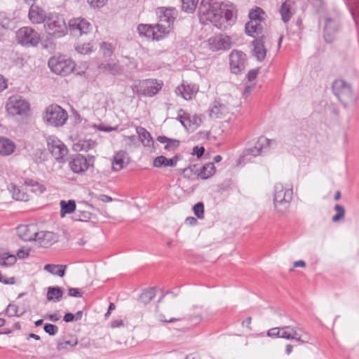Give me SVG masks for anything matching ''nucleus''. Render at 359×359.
I'll return each instance as SVG.
<instances>
[{"label": "nucleus", "instance_id": "nucleus-45", "mask_svg": "<svg viewBox=\"0 0 359 359\" xmlns=\"http://www.w3.org/2000/svg\"><path fill=\"white\" fill-rule=\"evenodd\" d=\"M31 252V248L27 246H22L19 248L16 252V258L20 259H25L29 257Z\"/></svg>", "mask_w": 359, "mask_h": 359}, {"label": "nucleus", "instance_id": "nucleus-57", "mask_svg": "<svg viewBox=\"0 0 359 359\" xmlns=\"http://www.w3.org/2000/svg\"><path fill=\"white\" fill-rule=\"evenodd\" d=\"M205 149L203 147H195L193 149V155H196L198 158H200L204 154Z\"/></svg>", "mask_w": 359, "mask_h": 359}, {"label": "nucleus", "instance_id": "nucleus-42", "mask_svg": "<svg viewBox=\"0 0 359 359\" xmlns=\"http://www.w3.org/2000/svg\"><path fill=\"white\" fill-rule=\"evenodd\" d=\"M182 8L187 13H193L198 4V0H182Z\"/></svg>", "mask_w": 359, "mask_h": 359}, {"label": "nucleus", "instance_id": "nucleus-37", "mask_svg": "<svg viewBox=\"0 0 359 359\" xmlns=\"http://www.w3.org/2000/svg\"><path fill=\"white\" fill-rule=\"evenodd\" d=\"M154 25L141 24L137 27V31L141 36H144L149 39H154Z\"/></svg>", "mask_w": 359, "mask_h": 359}, {"label": "nucleus", "instance_id": "nucleus-14", "mask_svg": "<svg viewBox=\"0 0 359 359\" xmlns=\"http://www.w3.org/2000/svg\"><path fill=\"white\" fill-rule=\"evenodd\" d=\"M333 90L339 100L344 103L351 98V89L343 80H337L334 82Z\"/></svg>", "mask_w": 359, "mask_h": 359}, {"label": "nucleus", "instance_id": "nucleus-8", "mask_svg": "<svg viewBox=\"0 0 359 359\" xmlns=\"http://www.w3.org/2000/svg\"><path fill=\"white\" fill-rule=\"evenodd\" d=\"M29 109V104L18 95L10 97L6 104V110L11 116L26 115Z\"/></svg>", "mask_w": 359, "mask_h": 359}, {"label": "nucleus", "instance_id": "nucleus-25", "mask_svg": "<svg viewBox=\"0 0 359 359\" xmlns=\"http://www.w3.org/2000/svg\"><path fill=\"white\" fill-rule=\"evenodd\" d=\"M69 166L74 173L79 174L88 170V163L84 156L78 155L69 163Z\"/></svg>", "mask_w": 359, "mask_h": 359}, {"label": "nucleus", "instance_id": "nucleus-7", "mask_svg": "<svg viewBox=\"0 0 359 359\" xmlns=\"http://www.w3.org/2000/svg\"><path fill=\"white\" fill-rule=\"evenodd\" d=\"M47 148L52 156L58 162H64L69 150L67 147L55 135H50L46 139Z\"/></svg>", "mask_w": 359, "mask_h": 359}, {"label": "nucleus", "instance_id": "nucleus-48", "mask_svg": "<svg viewBox=\"0 0 359 359\" xmlns=\"http://www.w3.org/2000/svg\"><path fill=\"white\" fill-rule=\"evenodd\" d=\"M6 313L8 316H17L19 315V308L15 304H10L6 309Z\"/></svg>", "mask_w": 359, "mask_h": 359}, {"label": "nucleus", "instance_id": "nucleus-13", "mask_svg": "<svg viewBox=\"0 0 359 359\" xmlns=\"http://www.w3.org/2000/svg\"><path fill=\"white\" fill-rule=\"evenodd\" d=\"M246 56L242 51L233 50L229 55V65L231 71L234 74H238L244 69Z\"/></svg>", "mask_w": 359, "mask_h": 359}, {"label": "nucleus", "instance_id": "nucleus-58", "mask_svg": "<svg viewBox=\"0 0 359 359\" xmlns=\"http://www.w3.org/2000/svg\"><path fill=\"white\" fill-rule=\"evenodd\" d=\"M0 282L5 285H15L16 283V278L13 276L10 278L2 276Z\"/></svg>", "mask_w": 359, "mask_h": 359}, {"label": "nucleus", "instance_id": "nucleus-52", "mask_svg": "<svg viewBox=\"0 0 359 359\" xmlns=\"http://www.w3.org/2000/svg\"><path fill=\"white\" fill-rule=\"evenodd\" d=\"M76 50L81 54H88L91 51V46L89 43L78 46Z\"/></svg>", "mask_w": 359, "mask_h": 359}, {"label": "nucleus", "instance_id": "nucleus-59", "mask_svg": "<svg viewBox=\"0 0 359 359\" xmlns=\"http://www.w3.org/2000/svg\"><path fill=\"white\" fill-rule=\"evenodd\" d=\"M8 88V80L0 74V92Z\"/></svg>", "mask_w": 359, "mask_h": 359}, {"label": "nucleus", "instance_id": "nucleus-22", "mask_svg": "<svg viewBox=\"0 0 359 359\" xmlns=\"http://www.w3.org/2000/svg\"><path fill=\"white\" fill-rule=\"evenodd\" d=\"M22 189L29 194H34L35 195L41 194L46 190V187L43 184L32 179H26L22 181Z\"/></svg>", "mask_w": 359, "mask_h": 359}, {"label": "nucleus", "instance_id": "nucleus-2", "mask_svg": "<svg viewBox=\"0 0 359 359\" xmlns=\"http://www.w3.org/2000/svg\"><path fill=\"white\" fill-rule=\"evenodd\" d=\"M293 191L290 188L284 187L282 184L275 187L273 205L278 214L283 215L287 212L292 199Z\"/></svg>", "mask_w": 359, "mask_h": 359}, {"label": "nucleus", "instance_id": "nucleus-49", "mask_svg": "<svg viewBox=\"0 0 359 359\" xmlns=\"http://www.w3.org/2000/svg\"><path fill=\"white\" fill-rule=\"evenodd\" d=\"M155 297V293L153 291H147L142 294L140 302L143 304H147L151 301Z\"/></svg>", "mask_w": 359, "mask_h": 359}, {"label": "nucleus", "instance_id": "nucleus-50", "mask_svg": "<svg viewBox=\"0 0 359 359\" xmlns=\"http://www.w3.org/2000/svg\"><path fill=\"white\" fill-rule=\"evenodd\" d=\"M180 146V141L177 140L170 139L164 148L168 151H175Z\"/></svg>", "mask_w": 359, "mask_h": 359}, {"label": "nucleus", "instance_id": "nucleus-19", "mask_svg": "<svg viewBox=\"0 0 359 359\" xmlns=\"http://www.w3.org/2000/svg\"><path fill=\"white\" fill-rule=\"evenodd\" d=\"M158 18V22L169 25L173 29V22L176 18L177 11L174 8L164 7L158 8L156 11Z\"/></svg>", "mask_w": 359, "mask_h": 359}, {"label": "nucleus", "instance_id": "nucleus-26", "mask_svg": "<svg viewBox=\"0 0 359 359\" xmlns=\"http://www.w3.org/2000/svg\"><path fill=\"white\" fill-rule=\"evenodd\" d=\"M17 262L16 256L6 248H0V266L11 267Z\"/></svg>", "mask_w": 359, "mask_h": 359}, {"label": "nucleus", "instance_id": "nucleus-6", "mask_svg": "<svg viewBox=\"0 0 359 359\" xmlns=\"http://www.w3.org/2000/svg\"><path fill=\"white\" fill-rule=\"evenodd\" d=\"M18 43L24 46H36L41 42L40 34L30 27H22L17 30Z\"/></svg>", "mask_w": 359, "mask_h": 359}, {"label": "nucleus", "instance_id": "nucleus-33", "mask_svg": "<svg viewBox=\"0 0 359 359\" xmlns=\"http://www.w3.org/2000/svg\"><path fill=\"white\" fill-rule=\"evenodd\" d=\"M95 216L88 210L79 209L73 216V219L77 222H88Z\"/></svg>", "mask_w": 359, "mask_h": 359}, {"label": "nucleus", "instance_id": "nucleus-61", "mask_svg": "<svg viewBox=\"0 0 359 359\" xmlns=\"http://www.w3.org/2000/svg\"><path fill=\"white\" fill-rule=\"evenodd\" d=\"M123 325V321L121 319L114 320L111 323V327L113 328L121 327Z\"/></svg>", "mask_w": 359, "mask_h": 359}, {"label": "nucleus", "instance_id": "nucleus-27", "mask_svg": "<svg viewBox=\"0 0 359 359\" xmlns=\"http://www.w3.org/2000/svg\"><path fill=\"white\" fill-rule=\"evenodd\" d=\"M178 161L179 157L177 156H175L171 158H167L164 156H159L154 159L152 165L154 168L173 167L176 165Z\"/></svg>", "mask_w": 359, "mask_h": 359}, {"label": "nucleus", "instance_id": "nucleus-38", "mask_svg": "<svg viewBox=\"0 0 359 359\" xmlns=\"http://www.w3.org/2000/svg\"><path fill=\"white\" fill-rule=\"evenodd\" d=\"M225 111V104L220 102L218 100H215L210 106V115L218 117L219 115H222Z\"/></svg>", "mask_w": 359, "mask_h": 359}, {"label": "nucleus", "instance_id": "nucleus-35", "mask_svg": "<svg viewBox=\"0 0 359 359\" xmlns=\"http://www.w3.org/2000/svg\"><path fill=\"white\" fill-rule=\"evenodd\" d=\"M67 269L66 265L48 264L44 266V270L53 275L63 277Z\"/></svg>", "mask_w": 359, "mask_h": 359}, {"label": "nucleus", "instance_id": "nucleus-28", "mask_svg": "<svg viewBox=\"0 0 359 359\" xmlns=\"http://www.w3.org/2000/svg\"><path fill=\"white\" fill-rule=\"evenodd\" d=\"M78 344V338L76 335L70 334L65 337L62 340L59 341L57 344V348L59 351L67 350L73 348Z\"/></svg>", "mask_w": 359, "mask_h": 359}, {"label": "nucleus", "instance_id": "nucleus-3", "mask_svg": "<svg viewBox=\"0 0 359 359\" xmlns=\"http://www.w3.org/2000/svg\"><path fill=\"white\" fill-rule=\"evenodd\" d=\"M48 67L55 74L65 76L74 69L76 65L67 55L58 54L49 59Z\"/></svg>", "mask_w": 359, "mask_h": 359}, {"label": "nucleus", "instance_id": "nucleus-43", "mask_svg": "<svg viewBox=\"0 0 359 359\" xmlns=\"http://www.w3.org/2000/svg\"><path fill=\"white\" fill-rule=\"evenodd\" d=\"M264 11L262 8L256 7L249 13L250 20H257L260 22L263 19Z\"/></svg>", "mask_w": 359, "mask_h": 359}, {"label": "nucleus", "instance_id": "nucleus-10", "mask_svg": "<svg viewBox=\"0 0 359 359\" xmlns=\"http://www.w3.org/2000/svg\"><path fill=\"white\" fill-rule=\"evenodd\" d=\"M178 120L187 130L194 131L202 124V118L197 114H191L183 109L178 111Z\"/></svg>", "mask_w": 359, "mask_h": 359}, {"label": "nucleus", "instance_id": "nucleus-39", "mask_svg": "<svg viewBox=\"0 0 359 359\" xmlns=\"http://www.w3.org/2000/svg\"><path fill=\"white\" fill-rule=\"evenodd\" d=\"M63 292L58 287H50L47 292V299L49 301L58 302L62 297Z\"/></svg>", "mask_w": 359, "mask_h": 359}, {"label": "nucleus", "instance_id": "nucleus-53", "mask_svg": "<svg viewBox=\"0 0 359 359\" xmlns=\"http://www.w3.org/2000/svg\"><path fill=\"white\" fill-rule=\"evenodd\" d=\"M108 0H87V2L93 8H100L104 6Z\"/></svg>", "mask_w": 359, "mask_h": 359}, {"label": "nucleus", "instance_id": "nucleus-54", "mask_svg": "<svg viewBox=\"0 0 359 359\" xmlns=\"http://www.w3.org/2000/svg\"><path fill=\"white\" fill-rule=\"evenodd\" d=\"M158 319L161 321H163V322L172 323V322H175V321L178 320L180 319V318H177V317H173V318L169 317V318H168L164 314L159 313L158 314Z\"/></svg>", "mask_w": 359, "mask_h": 359}, {"label": "nucleus", "instance_id": "nucleus-29", "mask_svg": "<svg viewBox=\"0 0 359 359\" xmlns=\"http://www.w3.org/2000/svg\"><path fill=\"white\" fill-rule=\"evenodd\" d=\"M253 55L258 60H263L266 55V50L264 45L263 37L258 38L253 41Z\"/></svg>", "mask_w": 359, "mask_h": 359}, {"label": "nucleus", "instance_id": "nucleus-62", "mask_svg": "<svg viewBox=\"0 0 359 359\" xmlns=\"http://www.w3.org/2000/svg\"><path fill=\"white\" fill-rule=\"evenodd\" d=\"M63 320L66 323L72 322L74 320V315L71 313H67L65 315Z\"/></svg>", "mask_w": 359, "mask_h": 359}, {"label": "nucleus", "instance_id": "nucleus-64", "mask_svg": "<svg viewBox=\"0 0 359 359\" xmlns=\"http://www.w3.org/2000/svg\"><path fill=\"white\" fill-rule=\"evenodd\" d=\"M185 359H201V358L197 353H191L187 355Z\"/></svg>", "mask_w": 359, "mask_h": 359}, {"label": "nucleus", "instance_id": "nucleus-4", "mask_svg": "<svg viewBox=\"0 0 359 359\" xmlns=\"http://www.w3.org/2000/svg\"><path fill=\"white\" fill-rule=\"evenodd\" d=\"M68 118L67 111L57 104L48 106L45 111L44 121L49 126L59 127L63 126Z\"/></svg>", "mask_w": 359, "mask_h": 359}, {"label": "nucleus", "instance_id": "nucleus-5", "mask_svg": "<svg viewBox=\"0 0 359 359\" xmlns=\"http://www.w3.org/2000/svg\"><path fill=\"white\" fill-rule=\"evenodd\" d=\"M44 28L46 32L55 37H62L67 33L65 20L57 15H50L46 20Z\"/></svg>", "mask_w": 359, "mask_h": 359}, {"label": "nucleus", "instance_id": "nucleus-46", "mask_svg": "<svg viewBox=\"0 0 359 359\" xmlns=\"http://www.w3.org/2000/svg\"><path fill=\"white\" fill-rule=\"evenodd\" d=\"M334 209H335L337 213H336L335 215L333 216L332 221L334 222H337V221H339V220H340V219H343L344 217V216H345V210H344V208L342 206H341V205H339L338 204H337L335 205Z\"/></svg>", "mask_w": 359, "mask_h": 359}, {"label": "nucleus", "instance_id": "nucleus-9", "mask_svg": "<svg viewBox=\"0 0 359 359\" xmlns=\"http://www.w3.org/2000/svg\"><path fill=\"white\" fill-rule=\"evenodd\" d=\"M280 331L281 338L294 339L302 344L309 343L311 339V337L307 333L297 327L285 326L280 327Z\"/></svg>", "mask_w": 359, "mask_h": 359}, {"label": "nucleus", "instance_id": "nucleus-12", "mask_svg": "<svg viewBox=\"0 0 359 359\" xmlns=\"http://www.w3.org/2000/svg\"><path fill=\"white\" fill-rule=\"evenodd\" d=\"M163 86L162 82L155 79H146L140 82L138 93L148 97H152L158 93Z\"/></svg>", "mask_w": 359, "mask_h": 359}, {"label": "nucleus", "instance_id": "nucleus-15", "mask_svg": "<svg viewBox=\"0 0 359 359\" xmlns=\"http://www.w3.org/2000/svg\"><path fill=\"white\" fill-rule=\"evenodd\" d=\"M39 233L34 224H23L18 228V236L25 241H37Z\"/></svg>", "mask_w": 359, "mask_h": 359}, {"label": "nucleus", "instance_id": "nucleus-36", "mask_svg": "<svg viewBox=\"0 0 359 359\" xmlns=\"http://www.w3.org/2000/svg\"><path fill=\"white\" fill-rule=\"evenodd\" d=\"M216 172V168L213 163H208L205 164L199 172L198 173V177L202 180H206L212 176Z\"/></svg>", "mask_w": 359, "mask_h": 359}, {"label": "nucleus", "instance_id": "nucleus-18", "mask_svg": "<svg viewBox=\"0 0 359 359\" xmlns=\"http://www.w3.org/2000/svg\"><path fill=\"white\" fill-rule=\"evenodd\" d=\"M8 191L11 193L13 198L16 201H28L30 195L27 191L22 189V182L18 180L15 184H10L8 187Z\"/></svg>", "mask_w": 359, "mask_h": 359}, {"label": "nucleus", "instance_id": "nucleus-51", "mask_svg": "<svg viewBox=\"0 0 359 359\" xmlns=\"http://www.w3.org/2000/svg\"><path fill=\"white\" fill-rule=\"evenodd\" d=\"M44 330L50 335H54L57 332L58 327L57 326L53 324H46L44 325Z\"/></svg>", "mask_w": 359, "mask_h": 359}, {"label": "nucleus", "instance_id": "nucleus-56", "mask_svg": "<svg viewBox=\"0 0 359 359\" xmlns=\"http://www.w3.org/2000/svg\"><path fill=\"white\" fill-rule=\"evenodd\" d=\"M68 294L71 297H81L82 292L78 288H69L68 290Z\"/></svg>", "mask_w": 359, "mask_h": 359}, {"label": "nucleus", "instance_id": "nucleus-55", "mask_svg": "<svg viewBox=\"0 0 359 359\" xmlns=\"http://www.w3.org/2000/svg\"><path fill=\"white\" fill-rule=\"evenodd\" d=\"M267 335L271 337H280V327H273L268 331Z\"/></svg>", "mask_w": 359, "mask_h": 359}, {"label": "nucleus", "instance_id": "nucleus-44", "mask_svg": "<svg viewBox=\"0 0 359 359\" xmlns=\"http://www.w3.org/2000/svg\"><path fill=\"white\" fill-rule=\"evenodd\" d=\"M100 69L103 72H107L111 74H116L120 72V67L116 64L102 65L100 67Z\"/></svg>", "mask_w": 359, "mask_h": 359}, {"label": "nucleus", "instance_id": "nucleus-16", "mask_svg": "<svg viewBox=\"0 0 359 359\" xmlns=\"http://www.w3.org/2000/svg\"><path fill=\"white\" fill-rule=\"evenodd\" d=\"M199 90V87L195 83L183 82L177 86L176 93L186 100L194 98Z\"/></svg>", "mask_w": 359, "mask_h": 359}, {"label": "nucleus", "instance_id": "nucleus-60", "mask_svg": "<svg viewBox=\"0 0 359 359\" xmlns=\"http://www.w3.org/2000/svg\"><path fill=\"white\" fill-rule=\"evenodd\" d=\"M258 74V70L253 69L250 70L248 74V78L250 81L254 80Z\"/></svg>", "mask_w": 359, "mask_h": 359}, {"label": "nucleus", "instance_id": "nucleus-23", "mask_svg": "<svg viewBox=\"0 0 359 359\" xmlns=\"http://www.w3.org/2000/svg\"><path fill=\"white\" fill-rule=\"evenodd\" d=\"M58 238V236L54 232L41 231L37 241L41 246L47 248L57 242Z\"/></svg>", "mask_w": 359, "mask_h": 359}, {"label": "nucleus", "instance_id": "nucleus-20", "mask_svg": "<svg viewBox=\"0 0 359 359\" xmlns=\"http://www.w3.org/2000/svg\"><path fill=\"white\" fill-rule=\"evenodd\" d=\"M129 163V157L126 151H117L111 161V168L114 171L121 170Z\"/></svg>", "mask_w": 359, "mask_h": 359}, {"label": "nucleus", "instance_id": "nucleus-11", "mask_svg": "<svg viewBox=\"0 0 359 359\" xmlns=\"http://www.w3.org/2000/svg\"><path fill=\"white\" fill-rule=\"evenodd\" d=\"M208 46L212 51H218L229 49L232 46L231 38L226 34H218L210 37L208 41Z\"/></svg>", "mask_w": 359, "mask_h": 359}, {"label": "nucleus", "instance_id": "nucleus-63", "mask_svg": "<svg viewBox=\"0 0 359 359\" xmlns=\"http://www.w3.org/2000/svg\"><path fill=\"white\" fill-rule=\"evenodd\" d=\"M170 138H168L167 137L165 136H158L157 137V140L162 143V144H164L165 145L167 144V142L169 141Z\"/></svg>", "mask_w": 359, "mask_h": 359}, {"label": "nucleus", "instance_id": "nucleus-1", "mask_svg": "<svg viewBox=\"0 0 359 359\" xmlns=\"http://www.w3.org/2000/svg\"><path fill=\"white\" fill-rule=\"evenodd\" d=\"M198 13L203 23L210 22L219 29L231 27L237 18V9L231 3H210L203 0Z\"/></svg>", "mask_w": 359, "mask_h": 359}, {"label": "nucleus", "instance_id": "nucleus-30", "mask_svg": "<svg viewBox=\"0 0 359 359\" xmlns=\"http://www.w3.org/2000/svg\"><path fill=\"white\" fill-rule=\"evenodd\" d=\"M60 217L64 218L67 215H70L76 210V201L74 200H61L60 202Z\"/></svg>", "mask_w": 359, "mask_h": 359}, {"label": "nucleus", "instance_id": "nucleus-24", "mask_svg": "<svg viewBox=\"0 0 359 359\" xmlns=\"http://www.w3.org/2000/svg\"><path fill=\"white\" fill-rule=\"evenodd\" d=\"M97 142L91 139L79 140L72 145V149L76 152H88L95 149Z\"/></svg>", "mask_w": 359, "mask_h": 359}, {"label": "nucleus", "instance_id": "nucleus-40", "mask_svg": "<svg viewBox=\"0 0 359 359\" xmlns=\"http://www.w3.org/2000/svg\"><path fill=\"white\" fill-rule=\"evenodd\" d=\"M280 13L284 22H287L290 20L292 15L290 1H285L283 3L280 9Z\"/></svg>", "mask_w": 359, "mask_h": 359}, {"label": "nucleus", "instance_id": "nucleus-17", "mask_svg": "<svg viewBox=\"0 0 359 359\" xmlns=\"http://www.w3.org/2000/svg\"><path fill=\"white\" fill-rule=\"evenodd\" d=\"M69 29L79 34H88L92 29L90 23L84 18H77L72 19L69 22Z\"/></svg>", "mask_w": 359, "mask_h": 359}, {"label": "nucleus", "instance_id": "nucleus-21", "mask_svg": "<svg viewBox=\"0 0 359 359\" xmlns=\"http://www.w3.org/2000/svg\"><path fill=\"white\" fill-rule=\"evenodd\" d=\"M28 17L32 24H41L46 22V20L48 19L43 8L36 5L31 6Z\"/></svg>", "mask_w": 359, "mask_h": 359}, {"label": "nucleus", "instance_id": "nucleus-41", "mask_svg": "<svg viewBox=\"0 0 359 359\" xmlns=\"http://www.w3.org/2000/svg\"><path fill=\"white\" fill-rule=\"evenodd\" d=\"M139 137L144 146L149 147L151 145L153 141L149 132L145 129L141 128L138 131Z\"/></svg>", "mask_w": 359, "mask_h": 359}, {"label": "nucleus", "instance_id": "nucleus-31", "mask_svg": "<svg viewBox=\"0 0 359 359\" xmlns=\"http://www.w3.org/2000/svg\"><path fill=\"white\" fill-rule=\"evenodd\" d=\"M154 28L155 40H160L167 36L172 32V27L168 24L158 22L156 25H154Z\"/></svg>", "mask_w": 359, "mask_h": 359}, {"label": "nucleus", "instance_id": "nucleus-47", "mask_svg": "<svg viewBox=\"0 0 359 359\" xmlns=\"http://www.w3.org/2000/svg\"><path fill=\"white\" fill-rule=\"evenodd\" d=\"M194 215L199 219L204 217V205L203 203L199 202L194 206Z\"/></svg>", "mask_w": 359, "mask_h": 359}, {"label": "nucleus", "instance_id": "nucleus-34", "mask_svg": "<svg viewBox=\"0 0 359 359\" xmlns=\"http://www.w3.org/2000/svg\"><path fill=\"white\" fill-rule=\"evenodd\" d=\"M262 31V27L260 25V22L257 20H250L245 25V32L246 34L252 37H255L258 35Z\"/></svg>", "mask_w": 359, "mask_h": 359}, {"label": "nucleus", "instance_id": "nucleus-32", "mask_svg": "<svg viewBox=\"0 0 359 359\" xmlns=\"http://www.w3.org/2000/svg\"><path fill=\"white\" fill-rule=\"evenodd\" d=\"M15 149V144L11 140L0 137V155L8 156L11 154Z\"/></svg>", "mask_w": 359, "mask_h": 359}]
</instances>
